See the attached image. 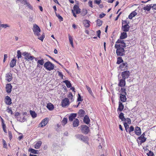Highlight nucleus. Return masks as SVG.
Wrapping results in <instances>:
<instances>
[{
	"label": "nucleus",
	"instance_id": "1",
	"mask_svg": "<svg viewBox=\"0 0 156 156\" xmlns=\"http://www.w3.org/2000/svg\"><path fill=\"white\" fill-rule=\"evenodd\" d=\"M33 30L35 36L37 37V38L42 41H43L45 37V35L44 33H43L41 36L40 32L41 29L36 24H34Z\"/></svg>",
	"mask_w": 156,
	"mask_h": 156
},
{
	"label": "nucleus",
	"instance_id": "2",
	"mask_svg": "<svg viewBox=\"0 0 156 156\" xmlns=\"http://www.w3.org/2000/svg\"><path fill=\"white\" fill-rule=\"evenodd\" d=\"M115 48L116 49V53L117 56H122L125 55L124 48L121 47L120 44H115Z\"/></svg>",
	"mask_w": 156,
	"mask_h": 156
},
{
	"label": "nucleus",
	"instance_id": "3",
	"mask_svg": "<svg viewBox=\"0 0 156 156\" xmlns=\"http://www.w3.org/2000/svg\"><path fill=\"white\" fill-rule=\"evenodd\" d=\"M44 67L46 69L51 71L54 69V65L50 61H48L44 63Z\"/></svg>",
	"mask_w": 156,
	"mask_h": 156
},
{
	"label": "nucleus",
	"instance_id": "4",
	"mask_svg": "<svg viewBox=\"0 0 156 156\" xmlns=\"http://www.w3.org/2000/svg\"><path fill=\"white\" fill-rule=\"evenodd\" d=\"M76 138L88 144V138L87 136H84L81 134H77L75 135Z\"/></svg>",
	"mask_w": 156,
	"mask_h": 156
},
{
	"label": "nucleus",
	"instance_id": "5",
	"mask_svg": "<svg viewBox=\"0 0 156 156\" xmlns=\"http://www.w3.org/2000/svg\"><path fill=\"white\" fill-rule=\"evenodd\" d=\"M24 56L25 59L27 60H32L34 59V57L33 56H31L30 53L26 52H23L22 54Z\"/></svg>",
	"mask_w": 156,
	"mask_h": 156
},
{
	"label": "nucleus",
	"instance_id": "6",
	"mask_svg": "<svg viewBox=\"0 0 156 156\" xmlns=\"http://www.w3.org/2000/svg\"><path fill=\"white\" fill-rule=\"evenodd\" d=\"M130 75V73L129 71H125L122 72V78L126 80L128 78Z\"/></svg>",
	"mask_w": 156,
	"mask_h": 156
},
{
	"label": "nucleus",
	"instance_id": "7",
	"mask_svg": "<svg viewBox=\"0 0 156 156\" xmlns=\"http://www.w3.org/2000/svg\"><path fill=\"white\" fill-rule=\"evenodd\" d=\"M69 104V99L67 98H65L62 102L61 105L62 107H65Z\"/></svg>",
	"mask_w": 156,
	"mask_h": 156
},
{
	"label": "nucleus",
	"instance_id": "8",
	"mask_svg": "<svg viewBox=\"0 0 156 156\" xmlns=\"http://www.w3.org/2000/svg\"><path fill=\"white\" fill-rule=\"evenodd\" d=\"M82 132L85 134H87L89 131V127L86 125H82L81 126Z\"/></svg>",
	"mask_w": 156,
	"mask_h": 156
},
{
	"label": "nucleus",
	"instance_id": "9",
	"mask_svg": "<svg viewBox=\"0 0 156 156\" xmlns=\"http://www.w3.org/2000/svg\"><path fill=\"white\" fill-rule=\"evenodd\" d=\"M127 65L128 64L126 62H123L120 65L119 68L123 71L127 70L128 69Z\"/></svg>",
	"mask_w": 156,
	"mask_h": 156
},
{
	"label": "nucleus",
	"instance_id": "10",
	"mask_svg": "<svg viewBox=\"0 0 156 156\" xmlns=\"http://www.w3.org/2000/svg\"><path fill=\"white\" fill-rule=\"evenodd\" d=\"M138 139L140 140L139 141L138 140H137L138 143L141 145L142 143H144L146 141L147 138L145 137L140 136L138 137Z\"/></svg>",
	"mask_w": 156,
	"mask_h": 156
},
{
	"label": "nucleus",
	"instance_id": "11",
	"mask_svg": "<svg viewBox=\"0 0 156 156\" xmlns=\"http://www.w3.org/2000/svg\"><path fill=\"white\" fill-rule=\"evenodd\" d=\"M6 91L8 93H10L12 91V86L11 84H7L6 85Z\"/></svg>",
	"mask_w": 156,
	"mask_h": 156
},
{
	"label": "nucleus",
	"instance_id": "12",
	"mask_svg": "<svg viewBox=\"0 0 156 156\" xmlns=\"http://www.w3.org/2000/svg\"><path fill=\"white\" fill-rule=\"evenodd\" d=\"M119 82L118 84V86L119 87H124L126 85L125 80L123 78L119 80Z\"/></svg>",
	"mask_w": 156,
	"mask_h": 156
},
{
	"label": "nucleus",
	"instance_id": "13",
	"mask_svg": "<svg viewBox=\"0 0 156 156\" xmlns=\"http://www.w3.org/2000/svg\"><path fill=\"white\" fill-rule=\"evenodd\" d=\"M48 119V118H45L39 124V125H40L41 127H42L45 126L47 123Z\"/></svg>",
	"mask_w": 156,
	"mask_h": 156
},
{
	"label": "nucleus",
	"instance_id": "14",
	"mask_svg": "<svg viewBox=\"0 0 156 156\" xmlns=\"http://www.w3.org/2000/svg\"><path fill=\"white\" fill-rule=\"evenodd\" d=\"M122 28L124 32H128L129 30L130 26L128 24H126L122 26Z\"/></svg>",
	"mask_w": 156,
	"mask_h": 156
},
{
	"label": "nucleus",
	"instance_id": "15",
	"mask_svg": "<svg viewBox=\"0 0 156 156\" xmlns=\"http://www.w3.org/2000/svg\"><path fill=\"white\" fill-rule=\"evenodd\" d=\"M134 131L135 134L138 136H140L141 134V130L140 127L136 126L135 128Z\"/></svg>",
	"mask_w": 156,
	"mask_h": 156
},
{
	"label": "nucleus",
	"instance_id": "16",
	"mask_svg": "<svg viewBox=\"0 0 156 156\" xmlns=\"http://www.w3.org/2000/svg\"><path fill=\"white\" fill-rule=\"evenodd\" d=\"M74 12H75L76 14H79L80 12V9L77 5H75L73 8V10Z\"/></svg>",
	"mask_w": 156,
	"mask_h": 156
},
{
	"label": "nucleus",
	"instance_id": "17",
	"mask_svg": "<svg viewBox=\"0 0 156 156\" xmlns=\"http://www.w3.org/2000/svg\"><path fill=\"white\" fill-rule=\"evenodd\" d=\"M120 100L122 102H125L126 101L127 98L126 97V94H120Z\"/></svg>",
	"mask_w": 156,
	"mask_h": 156
},
{
	"label": "nucleus",
	"instance_id": "18",
	"mask_svg": "<svg viewBox=\"0 0 156 156\" xmlns=\"http://www.w3.org/2000/svg\"><path fill=\"white\" fill-rule=\"evenodd\" d=\"M37 63V67L40 68V65L42 66L44 64V59L43 58H41V60H38Z\"/></svg>",
	"mask_w": 156,
	"mask_h": 156
},
{
	"label": "nucleus",
	"instance_id": "19",
	"mask_svg": "<svg viewBox=\"0 0 156 156\" xmlns=\"http://www.w3.org/2000/svg\"><path fill=\"white\" fill-rule=\"evenodd\" d=\"M5 103L7 105H11L12 103L11 99L8 96L5 97Z\"/></svg>",
	"mask_w": 156,
	"mask_h": 156
},
{
	"label": "nucleus",
	"instance_id": "20",
	"mask_svg": "<svg viewBox=\"0 0 156 156\" xmlns=\"http://www.w3.org/2000/svg\"><path fill=\"white\" fill-rule=\"evenodd\" d=\"M124 108V105L122 103L119 101V107L117 109L118 111H119L120 112H122Z\"/></svg>",
	"mask_w": 156,
	"mask_h": 156
},
{
	"label": "nucleus",
	"instance_id": "21",
	"mask_svg": "<svg viewBox=\"0 0 156 156\" xmlns=\"http://www.w3.org/2000/svg\"><path fill=\"white\" fill-rule=\"evenodd\" d=\"M6 79L8 82L10 81L12 79V74L10 73H9L6 74Z\"/></svg>",
	"mask_w": 156,
	"mask_h": 156
},
{
	"label": "nucleus",
	"instance_id": "22",
	"mask_svg": "<svg viewBox=\"0 0 156 156\" xmlns=\"http://www.w3.org/2000/svg\"><path fill=\"white\" fill-rule=\"evenodd\" d=\"M76 113H72L69 117V120L70 121L73 120L75 118L76 116Z\"/></svg>",
	"mask_w": 156,
	"mask_h": 156
},
{
	"label": "nucleus",
	"instance_id": "23",
	"mask_svg": "<svg viewBox=\"0 0 156 156\" xmlns=\"http://www.w3.org/2000/svg\"><path fill=\"white\" fill-rule=\"evenodd\" d=\"M90 22L89 20H85L83 21V24L84 27H89L90 26Z\"/></svg>",
	"mask_w": 156,
	"mask_h": 156
},
{
	"label": "nucleus",
	"instance_id": "24",
	"mask_svg": "<svg viewBox=\"0 0 156 156\" xmlns=\"http://www.w3.org/2000/svg\"><path fill=\"white\" fill-rule=\"evenodd\" d=\"M137 15V12L135 11L132 12L128 16V18L130 19H132L133 18Z\"/></svg>",
	"mask_w": 156,
	"mask_h": 156
},
{
	"label": "nucleus",
	"instance_id": "25",
	"mask_svg": "<svg viewBox=\"0 0 156 156\" xmlns=\"http://www.w3.org/2000/svg\"><path fill=\"white\" fill-rule=\"evenodd\" d=\"M83 122L87 124H88L90 122V119L87 115H86L83 119Z\"/></svg>",
	"mask_w": 156,
	"mask_h": 156
},
{
	"label": "nucleus",
	"instance_id": "26",
	"mask_svg": "<svg viewBox=\"0 0 156 156\" xmlns=\"http://www.w3.org/2000/svg\"><path fill=\"white\" fill-rule=\"evenodd\" d=\"M127 37V33L126 32H124L121 33V36L120 37V39H123L126 38Z\"/></svg>",
	"mask_w": 156,
	"mask_h": 156
},
{
	"label": "nucleus",
	"instance_id": "27",
	"mask_svg": "<svg viewBox=\"0 0 156 156\" xmlns=\"http://www.w3.org/2000/svg\"><path fill=\"white\" fill-rule=\"evenodd\" d=\"M16 60L13 58L10 63V66L11 68L14 67L16 64Z\"/></svg>",
	"mask_w": 156,
	"mask_h": 156
},
{
	"label": "nucleus",
	"instance_id": "28",
	"mask_svg": "<svg viewBox=\"0 0 156 156\" xmlns=\"http://www.w3.org/2000/svg\"><path fill=\"white\" fill-rule=\"evenodd\" d=\"M79 120L78 119H76L73 122V126L74 127L78 126L79 125Z\"/></svg>",
	"mask_w": 156,
	"mask_h": 156
},
{
	"label": "nucleus",
	"instance_id": "29",
	"mask_svg": "<svg viewBox=\"0 0 156 156\" xmlns=\"http://www.w3.org/2000/svg\"><path fill=\"white\" fill-rule=\"evenodd\" d=\"M46 107L50 111L53 110L54 108L53 105L51 103H49L48 104Z\"/></svg>",
	"mask_w": 156,
	"mask_h": 156
},
{
	"label": "nucleus",
	"instance_id": "30",
	"mask_svg": "<svg viewBox=\"0 0 156 156\" xmlns=\"http://www.w3.org/2000/svg\"><path fill=\"white\" fill-rule=\"evenodd\" d=\"M152 5H148L147 6L144 7L143 9L144 10L148 12L150 10L151 8H152Z\"/></svg>",
	"mask_w": 156,
	"mask_h": 156
},
{
	"label": "nucleus",
	"instance_id": "31",
	"mask_svg": "<svg viewBox=\"0 0 156 156\" xmlns=\"http://www.w3.org/2000/svg\"><path fill=\"white\" fill-rule=\"evenodd\" d=\"M42 144V142L41 141H38L35 145H34V148L36 149H38L41 146Z\"/></svg>",
	"mask_w": 156,
	"mask_h": 156
},
{
	"label": "nucleus",
	"instance_id": "32",
	"mask_svg": "<svg viewBox=\"0 0 156 156\" xmlns=\"http://www.w3.org/2000/svg\"><path fill=\"white\" fill-rule=\"evenodd\" d=\"M65 83L67 87L68 88H70L71 87L72 85L70 82L68 80H65L63 81Z\"/></svg>",
	"mask_w": 156,
	"mask_h": 156
},
{
	"label": "nucleus",
	"instance_id": "33",
	"mask_svg": "<svg viewBox=\"0 0 156 156\" xmlns=\"http://www.w3.org/2000/svg\"><path fill=\"white\" fill-rule=\"evenodd\" d=\"M119 118L121 120V121L123 122L125 119L124 114L122 112H121L120 114L119 115Z\"/></svg>",
	"mask_w": 156,
	"mask_h": 156
},
{
	"label": "nucleus",
	"instance_id": "34",
	"mask_svg": "<svg viewBox=\"0 0 156 156\" xmlns=\"http://www.w3.org/2000/svg\"><path fill=\"white\" fill-rule=\"evenodd\" d=\"M129 133L130 134V135H133V133H132V132L134 130V128L133 126H131L129 128Z\"/></svg>",
	"mask_w": 156,
	"mask_h": 156
},
{
	"label": "nucleus",
	"instance_id": "35",
	"mask_svg": "<svg viewBox=\"0 0 156 156\" xmlns=\"http://www.w3.org/2000/svg\"><path fill=\"white\" fill-rule=\"evenodd\" d=\"M123 62V60L122 59V57H119L117 58V60L116 63L118 64H119L122 62Z\"/></svg>",
	"mask_w": 156,
	"mask_h": 156
},
{
	"label": "nucleus",
	"instance_id": "36",
	"mask_svg": "<svg viewBox=\"0 0 156 156\" xmlns=\"http://www.w3.org/2000/svg\"><path fill=\"white\" fill-rule=\"evenodd\" d=\"M29 151L34 154H37L38 153V151L35 150L32 148H30L29 149Z\"/></svg>",
	"mask_w": 156,
	"mask_h": 156
},
{
	"label": "nucleus",
	"instance_id": "37",
	"mask_svg": "<svg viewBox=\"0 0 156 156\" xmlns=\"http://www.w3.org/2000/svg\"><path fill=\"white\" fill-rule=\"evenodd\" d=\"M30 113L31 115L33 118H35L36 117L37 115L34 111L30 110Z\"/></svg>",
	"mask_w": 156,
	"mask_h": 156
},
{
	"label": "nucleus",
	"instance_id": "38",
	"mask_svg": "<svg viewBox=\"0 0 156 156\" xmlns=\"http://www.w3.org/2000/svg\"><path fill=\"white\" fill-rule=\"evenodd\" d=\"M79 114L81 116H84L85 114V111L81 109L79 111Z\"/></svg>",
	"mask_w": 156,
	"mask_h": 156
},
{
	"label": "nucleus",
	"instance_id": "39",
	"mask_svg": "<svg viewBox=\"0 0 156 156\" xmlns=\"http://www.w3.org/2000/svg\"><path fill=\"white\" fill-rule=\"evenodd\" d=\"M24 5H26L30 9L32 10L33 9V7L29 3L27 2V1L26 2H24Z\"/></svg>",
	"mask_w": 156,
	"mask_h": 156
},
{
	"label": "nucleus",
	"instance_id": "40",
	"mask_svg": "<svg viewBox=\"0 0 156 156\" xmlns=\"http://www.w3.org/2000/svg\"><path fill=\"white\" fill-rule=\"evenodd\" d=\"M124 122H126L127 124H130L131 123V120L129 118H125Z\"/></svg>",
	"mask_w": 156,
	"mask_h": 156
},
{
	"label": "nucleus",
	"instance_id": "41",
	"mask_svg": "<svg viewBox=\"0 0 156 156\" xmlns=\"http://www.w3.org/2000/svg\"><path fill=\"white\" fill-rule=\"evenodd\" d=\"M56 16L58 18V19L60 20V21H63V18L58 14L56 13V12H55Z\"/></svg>",
	"mask_w": 156,
	"mask_h": 156
},
{
	"label": "nucleus",
	"instance_id": "42",
	"mask_svg": "<svg viewBox=\"0 0 156 156\" xmlns=\"http://www.w3.org/2000/svg\"><path fill=\"white\" fill-rule=\"evenodd\" d=\"M69 42L71 45L73 46V39L72 37L69 35Z\"/></svg>",
	"mask_w": 156,
	"mask_h": 156
},
{
	"label": "nucleus",
	"instance_id": "43",
	"mask_svg": "<svg viewBox=\"0 0 156 156\" xmlns=\"http://www.w3.org/2000/svg\"><path fill=\"white\" fill-rule=\"evenodd\" d=\"M96 22L97 25H98V26H100L102 25V21H101V20L98 19L96 21Z\"/></svg>",
	"mask_w": 156,
	"mask_h": 156
},
{
	"label": "nucleus",
	"instance_id": "44",
	"mask_svg": "<svg viewBox=\"0 0 156 156\" xmlns=\"http://www.w3.org/2000/svg\"><path fill=\"white\" fill-rule=\"evenodd\" d=\"M123 123L125 130L126 132H127L128 131L127 129L129 127V126L128 124H127V123H126V122H124Z\"/></svg>",
	"mask_w": 156,
	"mask_h": 156
},
{
	"label": "nucleus",
	"instance_id": "45",
	"mask_svg": "<svg viewBox=\"0 0 156 156\" xmlns=\"http://www.w3.org/2000/svg\"><path fill=\"white\" fill-rule=\"evenodd\" d=\"M87 10L85 9H83L82 10L81 14L82 16H84L87 14Z\"/></svg>",
	"mask_w": 156,
	"mask_h": 156
},
{
	"label": "nucleus",
	"instance_id": "46",
	"mask_svg": "<svg viewBox=\"0 0 156 156\" xmlns=\"http://www.w3.org/2000/svg\"><path fill=\"white\" fill-rule=\"evenodd\" d=\"M67 119L66 118H64L62 119V122L63 124V125H64L66 124L67 122Z\"/></svg>",
	"mask_w": 156,
	"mask_h": 156
},
{
	"label": "nucleus",
	"instance_id": "47",
	"mask_svg": "<svg viewBox=\"0 0 156 156\" xmlns=\"http://www.w3.org/2000/svg\"><path fill=\"white\" fill-rule=\"evenodd\" d=\"M121 92V94H126V89L124 88H121L120 90Z\"/></svg>",
	"mask_w": 156,
	"mask_h": 156
},
{
	"label": "nucleus",
	"instance_id": "48",
	"mask_svg": "<svg viewBox=\"0 0 156 156\" xmlns=\"http://www.w3.org/2000/svg\"><path fill=\"white\" fill-rule=\"evenodd\" d=\"M86 87L87 90H88L89 93L91 95H92L93 94V93L91 91V88L89 87L88 86H87V85H86Z\"/></svg>",
	"mask_w": 156,
	"mask_h": 156
},
{
	"label": "nucleus",
	"instance_id": "49",
	"mask_svg": "<svg viewBox=\"0 0 156 156\" xmlns=\"http://www.w3.org/2000/svg\"><path fill=\"white\" fill-rule=\"evenodd\" d=\"M17 58H19L21 57V53L20 51V50H18L17 51Z\"/></svg>",
	"mask_w": 156,
	"mask_h": 156
},
{
	"label": "nucleus",
	"instance_id": "50",
	"mask_svg": "<svg viewBox=\"0 0 156 156\" xmlns=\"http://www.w3.org/2000/svg\"><path fill=\"white\" fill-rule=\"evenodd\" d=\"M0 27L5 28L7 27H9V26L8 24H1L0 25Z\"/></svg>",
	"mask_w": 156,
	"mask_h": 156
},
{
	"label": "nucleus",
	"instance_id": "51",
	"mask_svg": "<svg viewBox=\"0 0 156 156\" xmlns=\"http://www.w3.org/2000/svg\"><path fill=\"white\" fill-rule=\"evenodd\" d=\"M122 39H118L117 41L115 42V44H117V43H120V44H122L123 43H124V41L121 40Z\"/></svg>",
	"mask_w": 156,
	"mask_h": 156
},
{
	"label": "nucleus",
	"instance_id": "52",
	"mask_svg": "<svg viewBox=\"0 0 156 156\" xmlns=\"http://www.w3.org/2000/svg\"><path fill=\"white\" fill-rule=\"evenodd\" d=\"M101 2V0H95L94 2L98 5H99Z\"/></svg>",
	"mask_w": 156,
	"mask_h": 156
},
{
	"label": "nucleus",
	"instance_id": "53",
	"mask_svg": "<svg viewBox=\"0 0 156 156\" xmlns=\"http://www.w3.org/2000/svg\"><path fill=\"white\" fill-rule=\"evenodd\" d=\"M67 97L69 99L72 100L73 97V95L71 92H69L68 94V95Z\"/></svg>",
	"mask_w": 156,
	"mask_h": 156
},
{
	"label": "nucleus",
	"instance_id": "54",
	"mask_svg": "<svg viewBox=\"0 0 156 156\" xmlns=\"http://www.w3.org/2000/svg\"><path fill=\"white\" fill-rule=\"evenodd\" d=\"M78 97L77 98V101H81L83 100V99H81L80 95L79 94H78Z\"/></svg>",
	"mask_w": 156,
	"mask_h": 156
},
{
	"label": "nucleus",
	"instance_id": "55",
	"mask_svg": "<svg viewBox=\"0 0 156 156\" xmlns=\"http://www.w3.org/2000/svg\"><path fill=\"white\" fill-rule=\"evenodd\" d=\"M148 156H154L153 153L151 151H150L147 154Z\"/></svg>",
	"mask_w": 156,
	"mask_h": 156
},
{
	"label": "nucleus",
	"instance_id": "56",
	"mask_svg": "<svg viewBox=\"0 0 156 156\" xmlns=\"http://www.w3.org/2000/svg\"><path fill=\"white\" fill-rule=\"evenodd\" d=\"M2 128L3 129L6 128V126L5 124L4 123V120L3 119H2Z\"/></svg>",
	"mask_w": 156,
	"mask_h": 156
},
{
	"label": "nucleus",
	"instance_id": "57",
	"mask_svg": "<svg viewBox=\"0 0 156 156\" xmlns=\"http://www.w3.org/2000/svg\"><path fill=\"white\" fill-rule=\"evenodd\" d=\"M7 110H8V113H10L11 114H12V111L11 108L8 107L7 108Z\"/></svg>",
	"mask_w": 156,
	"mask_h": 156
},
{
	"label": "nucleus",
	"instance_id": "58",
	"mask_svg": "<svg viewBox=\"0 0 156 156\" xmlns=\"http://www.w3.org/2000/svg\"><path fill=\"white\" fill-rule=\"evenodd\" d=\"M88 5L91 8H93V5H92V1H89Z\"/></svg>",
	"mask_w": 156,
	"mask_h": 156
},
{
	"label": "nucleus",
	"instance_id": "59",
	"mask_svg": "<svg viewBox=\"0 0 156 156\" xmlns=\"http://www.w3.org/2000/svg\"><path fill=\"white\" fill-rule=\"evenodd\" d=\"M101 31L100 30H98L97 31V36L99 38H100V35L101 34Z\"/></svg>",
	"mask_w": 156,
	"mask_h": 156
},
{
	"label": "nucleus",
	"instance_id": "60",
	"mask_svg": "<svg viewBox=\"0 0 156 156\" xmlns=\"http://www.w3.org/2000/svg\"><path fill=\"white\" fill-rule=\"evenodd\" d=\"M58 75L61 77V78L63 79V75L62 73L58 72Z\"/></svg>",
	"mask_w": 156,
	"mask_h": 156
},
{
	"label": "nucleus",
	"instance_id": "61",
	"mask_svg": "<svg viewBox=\"0 0 156 156\" xmlns=\"http://www.w3.org/2000/svg\"><path fill=\"white\" fill-rule=\"evenodd\" d=\"M121 45V47H122V48H125L126 47V43L124 42V43H123L122 44H120Z\"/></svg>",
	"mask_w": 156,
	"mask_h": 156
},
{
	"label": "nucleus",
	"instance_id": "62",
	"mask_svg": "<svg viewBox=\"0 0 156 156\" xmlns=\"http://www.w3.org/2000/svg\"><path fill=\"white\" fill-rule=\"evenodd\" d=\"M105 15V14L104 13H102L99 15V17L100 18H102L103 17H104Z\"/></svg>",
	"mask_w": 156,
	"mask_h": 156
},
{
	"label": "nucleus",
	"instance_id": "63",
	"mask_svg": "<svg viewBox=\"0 0 156 156\" xmlns=\"http://www.w3.org/2000/svg\"><path fill=\"white\" fill-rule=\"evenodd\" d=\"M26 119L24 117H23L20 120H19V121H20L21 122H24L26 120ZM18 120H19L18 119Z\"/></svg>",
	"mask_w": 156,
	"mask_h": 156
},
{
	"label": "nucleus",
	"instance_id": "64",
	"mask_svg": "<svg viewBox=\"0 0 156 156\" xmlns=\"http://www.w3.org/2000/svg\"><path fill=\"white\" fill-rule=\"evenodd\" d=\"M7 58V54H5L4 55V58L3 59V62H5L6 60V58Z\"/></svg>",
	"mask_w": 156,
	"mask_h": 156
}]
</instances>
